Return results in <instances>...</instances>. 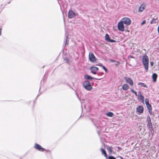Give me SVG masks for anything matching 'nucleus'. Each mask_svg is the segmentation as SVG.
<instances>
[{
    "instance_id": "obj_33",
    "label": "nucleus",
    "mask_w": 159,
    "mask_h": 159,
    "mask_svg": "<svg viewBox=\"0 0 159 159\" xmlns=\"http://www.w3.org/2000/svg\"><path fill=\"white\" fill-rule=\"evenodd\" d=\"M119 63L118 62H116V65H118L119 64Z\"/></svg>"
},
{
    "instance_id": "obj_10",
    "label": "nucleus",
    "mask_w": 159,
    "mask_h": 159,
    "mask_svg": "<svg viewBox=\"0 0 159 159\" xmlns=\"http://www.w3.org/2000/svg\"><path fill=\"white\" fill-rule=\"evenodd\" d=\"M90 70H91V72L93 74H96V72L98 70V69L97 67L93 66L90 67Z\"/></svg>"
},
{
    "instance_id": "obj_17",
    "label": "nucleus",
    "mask_w": 159,
    "mask_h": 159,
    "mask_svg": "<svg viewBox=\"0 0 159 159\" xmlns=\"http://www.w3.org/2000/svg\"><path fill=\"white\" fill-rule=\"evenodd\" d=\"M146 106L148 109V111L149 113L151 114L152 111V107L151 106V105L149 104H146Z\"/></svg>"
},
{
    "instance_id": "obj_35",
    "label": "nucleus",
    "mask_w": 159,
    "mask_h": 159,
    "mask_svg": "<svg viewBox=\"0 0 159 159\" xmlns=\"http://www.w3.org/2000/svg\"><path fill=\"white\" fill-rule=\"evenodd\" d=\"M159 1V0H158Z\"/></svg>"
},
{
    "instance_id": "obj_1",
    "label": "nucleus",
    "mask_w": 159,
    "mask_h": 159,
    "mask_svg": "<svg viewBox=\"0 0 159 159\" xmlns=\"http://www.w3.org/2000/svg\"><path fill=\"white\" fill-rule=\"evenodd\" d=\"M142 61L144 67V69L146 72H147L148 68L149 60L148 57L146 55H144L143 57Z\"/></svg>"
},
{
    "instance_id": "obj_30",
    "label": "nucleus",
    "mask_w": 159,
    "mask_h": 159,
    "mask_svg": "<svg viewBox=\"0 0 159 159\" xmlns=\"http://www.w3.org/2000/svg\"><path fill=\"white\" fill-rule=\"evenodd\" d=\"M153 65V62H150V65L151 66H152Z\"/></svg>"
},
{
    "instance_id": "obj_5",
    "label": "nucleus",
    "mask_w": 159,
    "mask_h": 159,
    "mask_svg": "<svg viewBox=\"0 0 159 159\" xmlns=\"http://www.w3.org/2000/svg\"><path fill=\"white\" fill-rule=\"evenodd\" d=\"M118 30L121 31H124V26L123 23L121 21L118 24Z\"/></svg>"
},
{
    "instance_id": "obj_34",
    "label": "nucleus",
    "mask_w": 159,
    "mask_h": 159,
    "mask_svg": "<svg viewBox=\"0 0 159 159\" xmlns=\"http://www.w3.org/2000/svg\"><path fill=\"white\" fill-rule=\"evenodd\" d=\"M120 158H122L121 157H120Z\"/></svg>"
},
{
    "instance_id": "obj_8",
    "label": "nucleus",
    "mask_w": 159,
    "mask_h": 159,
    "mask_svg": "<svg viewBox=\"0 0 159 159\" xmlns=\"http://www.w3.org/2000/svg\"><path fill=\"white\" fill-rule=\"evenodd\" d=\"M143 107L141 106H138L136 108V112H138L140 114L143 112Z\"/></svg>"
},
{
    "instance_id": "obj_29",
    "label": "nucleus",
    "mask_w": 159,
    "mask_h": 159,
    "mask_svg": "<svg viewBox=\"0 0 159 159\" xmlns=\"http://www.w3.org/2000/svg\"><path fill=\"white\" fill-rule=\"evenodd\" d=\"M2 30V29L1 28H0V35H1Z\"/></svg>"
},
{
    "instance_id": "obj_13",
    "label": "nucleus",
    "mask_w": 159,
    "mask_h": 159,
    "mask_svg": "<svg viewBox=\"0 0 159 159\" xmlns=\"http://www.w3.org/2000/svg\"><path fill=\"white\" fill-rule=\"evenodd\" d=\"M147 118L148 122V126L150 128H152V125L151 122L150 118L149 116H148Z\"/></svg>"
},
{
    "instance_id": "obj_11",
    "label": "nucleus",
    "mask_w": 159,
    "mask_h": 159,
    "mask_svg": "<svg viewBox=\"0 0 159 159\" xmlns=\"http://www.w3.org/2000/svg\"><path fill=\"white\" fill-rule=\"evenodd\" d=\"M105 40L107 42H115V41L114 40L110 39L109 35L107 34H106L105 35Z\"/></svg>"
},
{
    "instance_id": "obj_4",
    "label": "nucleus",
    "mask_w": 159,
    "mask_h": 159,
    "mask_svg": "<svg viewBox=\"0 0 159 159\" xmlns=\"http://www.w3.org/2000/svg\"><path fill=\"white\" fill-rule=\"evenodd\" d=\"M34 148L35 149L39 151L43 152L45 150V149L40 145L36 143L34 144Z\"/></svg>"
},
{
    "instance_id": "obj_2",
    "label": "nucleus",
    "mask_w": 159,
    "mask_h": 159,
    "mask_svg": "<svg viewBox=\"0 0 159 159\" xmlns=\"http://www.w3.org/2000/svg\"><path fill=\"white\" fill-rule=\"evenodd\" d=\"M83 86L87 90H90L92 88L90 82L88 81H85L83 83Z\"/></svg>"
},
{
    "instance_id": "obj_21",
    "label": "nucleus",
    "mask_w": 159,
    "mask_h": 159,
    "mask_svg": "<svg viewBox=\"0 0 159 159\" xmlns=\"http://www.w3.org/2000/svg\"><path fill=\"white\" fill-rule=\"evenodd\" d=\"M106 116H108L111 117L114 116L113 114L111 112H109L106 114Z\"/></svg>"
},
{
    "instance_id": "obj_20",
    "label": "nucleus",
    "mask_w": 159,
    "mask_h": 159,
    "mask_svg": "<svg viewBox=\"0 0 159 159\" xmlns=\"http://www.w3.org/2000/svg\"><path fill=\"white\" fill-rule=\"evenodd\" d=\"M139 95H140L139 96L140 97L139 99H140V101L142 102H143L144 101V98L143 96H142L141 95V92H139Z\"/></svg>"
},
{
    "instance_id": "obj_18",
    "label": "nucleus",
    "mask_w": 159,
    "mask_h": 159,
    "mask_svg": "<svg viewBox=\"0 0 159 159\" xmlns=\"http://www.w3.org/2000/svg\"><path fill=\"white\" fill-rule=\"evenodd\" d=\"M100 150L102 154L104 155V156L106 157L107 158V153L106 151L104 150V149L103 148H101L100 149Z\"/></svg>"
},
{
    "instance_id": "obj_6",
    "label": "nucleus",
    "mask_w": 159,
    "mask_h": 159,
    "mask_svg": "<svg viewBox=\"0 0 159 159\" xmlns=\"http://www.w3.org/2000/svg\"><path fill=\"white\" fill-rule=\"evenodd\" d=\"M89 58L90 61L92 62H94L95 60V58L93 53L92 52H90L89 54Z\"/></svg>"
},
{
    "instance_id": "obj_15",
    "label": "nucleus",
    "mask_w": 159,
    "mask_h": 159,
    "mask_svg": "<svg viewBox=\"0 0 159 159\" xmlns=\"http://www.w3.org/2000/svg\"><path fill=\"white\" fill-rule=\"evenodd\" d=\"M84 78L86 80H92V79H95L98 80V79L94 78H93L90 76L88 75H85L84 76Z\"/></svg>"
},
{
    "instance_id": "obj_24",
    "label": "nucleus",
    "mask_w": 159,
    "mask_h": 159,
    "mask_svg": "<svg viewBox=\"0 0 159 159\" xmlns=\"http://www.w3.org/2000/svg\"><path fill=\"white\" fill-rule=\"evenodd\" d=\"M145 103L146 104L149 103V100H148V99L146 98L145 99Z\"/></svg>"
},
{
    "instance_id": "obj_12",
    "label": "nucleus",
    "mask_w": 159,
    "mask_h": 159,
    "mask_svg": "<svg viewBox=\"0 0 159 159\" xmlns=\"http://www.w3.org/2000/svg\"><path fill=\"white\" fill-rule=\"evenodd\" d=\"M146 7V5L145 4H142L139 7V12H142L143 11L144 9Z\"/></svg>"
},
{
    "instance_id": "obj_26",
    "label": "nucleus",
    "mask_w": 159,
    "mask_h": 159,
    "mask_svg": "<svg viewBox=\"0 0 159 159\" xmlns=\"http://www.w3.org/2000/svg\"><path fill=\"white\" fill-rule=\"evenodd\" d=\"M146 22V21L145 20H144L142 22V23L141 24V25H143L144 24H145Z\"/></svg>"
},
{
    "instance_id": "obj_9",
    "label": "nucleus",
    "mask_w": 159,
    "mask_h": 159,
    "mask_svg": "<svg viewBox=\"0 0 159 159\" xmlns=\"http://www.w3.org/2000/svg\"><path fill=\"white\" fill-rule=\"evenodd\" d=\"M75 16V14L73 11L71 10H70L68 12V16L69 18H72L74 17Z\"/></svg>"
},
{
    "instance_id": "obj_22",
    "label": "nucleus",
    "mask_w": 159,
    "mask_h": 159,
    "mask_svg": "<svg viewBox=\"0 0 159 159\" xmlns=\"http://www.w3.org/2000/svg\"><path fill=\"white\" fill-rule=\"evenodd\" d=\"M138 85L145 87L147 88V86L144 84L142 83H139Z\"/></svg>"
},
{
    "instance_id": "obj_3",
    "label": "nucleus",
    "mask_w": 159,
    "mask_h": 159,
    "mask_svg": "<svg viewBox=\"0 0 159 159\" xmlns=\"http://www.w3.org/2000/svg\"><path fill=\"white\" fill-rule=\"evenodd\" d=\"M121 22L127 25H130L131 24V21L130 19L127 17H124L122 19L120 20Z\"/></svg>"
},
{
    "instance_id": "obj_16",
    "label": "nucleus",
    "mask_w": 159,
    "mask_h": 159,
    "mask_svg": "<svg viewBox=\"0 0 159 159\" xmlns=\"http://www.w3.org/2000/svg\"><path fill=\"white\" fill-rule=\"evenodd\" d=\"M129 86L127 84H125L122 86V89L124 90H126L129 89Z\"/></svg>"
},
{
    "instance_id": "obj_31",
    "label": "nucleus",
    "mask_w": 159,
    "mask_h": 159,
    "mask_svg": "<svg viewBox=\"0 0 159 159\" xmlns=\"http://www.w3.org/2000/svg\"><path fill=\"white\" fill-rule=\"evenodd\" d=\"M131 91L132 92H133V93H134V92H135V91H134L133 89H131Z\"/></svg>"
},
{
    "instance_id": "obj_32",
    "label": "nucleus",
    "mask_w": 159,
    "mask_h": 159,
    "mask_svg": "<svg viewBox=\"0 0 159 159\" xmlns=\"http://www.w3.org/2000/svg\"><path fill=\"white\" fill-rule=\"evenodd\" d=\"M134 93L135 94L136 96H137V93H136V92H134Z\"/></svg>"
},
{
    "instance_id": "obj_27",
    "label": "nucleus",
    "mask_w": 159,
    "mask_h": 159,
    "mask_svg": "<svg viewBox=\"0 0 159 159\" xmlns=\"http://www.w3.org/2000/svg\"><path fill=\"white\" fill-rule=\"evenodd\" d=\"M110 61L112 62H116V61L115 60L112 59L110 60Z\"/></svg>"
},
{
    "instance_id": "obj_19",
    "label": "nucleus",
    "mask_w": 159,
    "mask_h": 159,
    "mask_svg": "<svg viewBox=\"0 0 159 159\" xmlns=\"http://www.w3.org/2000/svg\"><path fill=\"white\" fill-rule=\"evenodd\" d=\"M157 77V74L154 73L152 75V78L153 82H155Z\"/></svg>"
},
{
    "instance_id": "obj_28",
    "label": "nucleus",
    "mask_w": 159,
    "mask_h": 159,
    "mask_svg": "<svg viewBox=\"0 0 159 159\" xmlns=\"http://www.w3.org/2000/svg\"><path fill=\"white\" fill-rule=\"evenodd\" d=\"M102 68L106 71H107V69L104 66H102Z\"/></svg>"
},
{
    "instance_id": "obj_25",
    "label": "nucleus",
    "mask_w": 159,
    "mask_h": 159,
    "mask_svg": "<svg viewBox=\"0 0 159 159\" xmlns=\"http://www.w3.org/2000/svg\"><path fill=\"white\" fill-rule=\"evenodd\" d=\"M109 159H115L116 158L113 156H109L108 157Z\"/></svg>"
},
{
    "instance_id": "obj_7",
    "label": "nucleus",
    "mask_w": 159,
    "mask_h": 159,
    "mask_svg": "<svg viewBox=\"0 0 159 159\" xmlns=\"http://www.w3.org/2000/svg\"><path fill=\"white\" fill-rule=\"evenodd\" d=\"M125 80L126 83L129 84L130 86H133L134 84V83L133 80L127 77H125L124 78Z\"/></svg>"
},
{
    "instance_id": "obj_23",
    "label": "nucleus",
    "mask_w": 159,
    "mask_h": 159,
    "mask_svg": "<svg viewBox=\"0 0 159 159\" xmlns=\"http://www.w3.org/2000/svg\"><path fill=\"white\" fill-rule=\"evenodd\" d=\"M107 149L109 153H111L112 152V148L111 147H107Z\"/></svg>"
},
{
    "instance_id": "obj_14",
    "label": "nucleus",
    "mask_w": 159,
    "mask_h": 159,
    "mask_svg": "<svg viewBox=\"0 0 159 159\" xmlns=\"http://www.w3.org/2000/svg\"><path fill=\"white\" fill-rule=\"evenodd\" d=\"M157 22V17L156 16H155L152 19L151 21H150V23L151 24L154 23H156Z\"/></svg>"
}]
</instances>
